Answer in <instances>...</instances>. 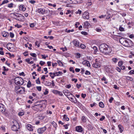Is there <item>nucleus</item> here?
Returning <instances> with one entry per match:
<instances>
[{
  "label": "nucleus",
  "mask_w": 134,
  "mask_h": 134,
  "mask_svg": "<svg viewBox=\"0 0 134 134\" xmlns=\"http://www.w3.org/2000/svg\"><path fill=\"white\" fill-rule=\"evenodd\" d=\"M128 41L121 38L119 40L120 43L124 46L128 47H131L133 46V42L129 39H127Z\"/></svg>",
  "instance_id": "nucleus-1"
},
{
  "label": "nucleus",
  "mask_w": 134,
  "mask_h": 134,
  "mask_svg": "<svg viewBox=\"0 0 134 134\" xmlns=\"http://www.w3.org/2000/svg\"><path fill=\"white\" fill-rule=\"evenodd\" d=\"M108 46L106 44L103 43L100 44L99 46V49L100 52L105 55L108 54L109 52L108 51Z\"/></svg>",
  "instance_id": "nucleus-2"
},
{
  "label": "nucleus",
  "mask_w": 134,
  "mask_h": 134,
  "mask_svg": "<svg viewBox=\"0 0 134 134\" xmlns=\"http://www.w3.org/2000/svg\"><path fill=\"white\" fill-rule=\"evenodd\" d=\"M15 91L17 93L22 94L25 92V89L24 87L17 86L15 87Z\"/></svg>",
  "instance_id": "nucleus-3"
},
{
  "label": "nucleus",
  "mask_w": 134,
  "mask_h": 134,
  "mask_svg": "<svg viewBox=\"0 0 134 134\" xmlns=\"http://www.w3.org/2000/svg\"><path fill=\"white\" fill-rule=\"evenodd\" d=\"M15 83L17 85H21L24 82L23 79L20 77H17L14 79Z\"/></svg>",
  "instance_id": "nucleus-4"
},
{
  "label": "nucleus",
  "mask_w": 134,
  "mask_h": 134,
  "mask_svg": "<svg viewBox=\"0 0 134 134\" xmlns=\"http://www.w3.org/2000/svg\"><path fill=\"white\" fill-rule=\"evenodd\" d=\"M13 124L11 127L12 130L14 131H18V129H19V125L16 121L14 120L13 121Z\"/></svg>",
  "instance_id": "nucleus-5"
},
{
  "label": "nucleus",
  "mask_w": 134,
  "mask_h": 134,
  "mask_svg": "<svg viewBox=\"0 0 134 134\" xmlns=\"http://www.w3.org/2000/svg\"><path fill=\"white\" fill-rule=\"evenodd\" d=\"M15 16V19L21 21H23L25 20V17L24 16L21 14L16 13V14H14Z\"/></svg>",
  "instance_id": "nucleus-6"
},
{
  "label": "nucleus",
  "mask_w": 134,
  "mask_h": 134,
  "mask_svg": "<svg viewBox=\"0 0 134 134\" xmlns=\"http://www.w3.org/2000/svg\"><path fill=\"white\" fill-rule=\"evenodd\" d=\"M101 65L100 62L98 61L97 59H96L95 62L94 63L92 64L93 67L96 68H100Z\"/></svg>",
  "instance_id": "nucleus-7"
},
{
  "label": "nucleus",
  "mask_w": 134,
  "mask_h": 134,
  "mask_svg": "<svg viewBox=\"0 0 134 134\" xmlns=\"http://www.w3.org/2000/svg\"><path fill=\"white\" fill-rule=\"evenodd\" d=\"M46 129L47 127L46 126H44L43 127L39 128L37 129V132L39 134H42L46 130Z\"/></svg>",
  "instance_id": "nucleus-8"
},
{
  "label": "nucleus",
  "mask_w": 134,
  "mask_h": 134,
  "mask_svg": "<svg viewBox=\"0 0 134 134\" xmlns=\"http://www.w3.org/2000/svg\"><path fill=\"white\" fill-rule=\"evenodd\" d=\"M82 17L83 19H88L89 18V15L87 12H85L83 14Z\"/></svg>",
  "instance_id": "nucleus-9"
},
{
  "label": "nucleus",
  "mask_w": 134,
  "mask_h": 134,
  "mask_svg": "<svg viewBox=\"0 0 134 134\" xmlns=\"http://www.w3.org/2000/svg\"><path fill=\"white\" fill-rule=\"evenodd\" d=\"M76 130L79 132H81L83 131V129L81 126H76L75 127Z\"/></svg>",
  "instance_id": "nucleus-10"
},
{
  "label": "nucleus",
  "mask_w": 134,
  "mask_h": 134,
  "mask_svg": "<svg viewBox=\"0 0 134 134\" xmlns=\"http://www.w3.org/2000/svg\"><path fill=\"white\" fill-rule=\"evenodd\" d=\"M52 92L53 93L55 94H58L60 96H62L63 95V94L61 92L57 90H53L52 91Z\"/></svg>",
  "instance_id": "nucleus-11"
},
{
  "label": "nucleus",
  "mask_w": 134,
  "mask_h": 134,
  "mask_svg": "<svg viewBox=\"0 0 134 134\" xmlns=\"http://www.w3.org/2000/svg\"><path fill=\"white\" fill-rule=\"evenodd\" d=\"M70 95L72 96H73L74 97V98H75V100H74V99L72 98V97H68L69 100H70L71 102L74 103H77V100L76 98L73 96V95L72 94H70Z\"/></svg>",
  "instance_id": "nucleus-12"
},
{
  "label": "nucleus",
  "mask_w": 134,
  "mask_h": 134,
  "mask_svg": "<svg viewBox=\"0 0 134 134\" xmlns=\"http://www.w3.org/2000/svg\"><path fill=\"white\" fill-rule=\"evenodd\" d=\"M26 127V128L30 131H32L33 130V126L31 125L28 124L27 125Z\"/></svg>",
  "instance_id": "nucleus-13"
},
{
  "label": "nucleus",
  "mask_w": 134,
  "mask_h": 134,
  "mask_svg": "<svg viewBox=\"0 0 134 134\" xmlns=\"http://www.w3.org/2000/svg\"><path fill=\"white\" fill-rule=\"evenodd\" d=\"M5 110V108L4 107V105L2 104H0V111L4 113Z\"/></svg>",
  "instance_id": "nucleus-14"
},
{
  "label": "nucleus",
  "mask_w": 134,
  "mask_h": 134,
  "mask_svg": "<svg viewBox=\"0 0 134 134\" xmlns=\"http://www.w3.org/2000/svg\"><path fill=\"white\" fill-rule=\"evenodd\" d=\"M37 10L38 13L42 14H44L45 12V10H43L42 8H38Z\"/></svg>",
  "instance_id": "nucleus-15"
},
{
  "label": "nucleus",
  "mask_w": 134,
  "mask_h": 134,
  "mask_svg": "<svg viewBox=\"0 0 134 134\" xmlns=\"http://www.w3.org/2000/svg\"><path fill=\"white\" fill-rule=\"evenodd\" d=\"M82 63L83 65H86L88 67H90V64L88 61L85 60L83 61Z\"/></svg>",
  "instance_id": "nucleus-16"
},
{
  "label": "nucleus",
  "mask_w": 134,
  "mask_h": 134,
  "mask_svg": "<svg viewBox=\"0 0 134 134\" xmlns=\"http://www.w3.org/2000/svg\"><path fill=\"white\" fill-rule=\"evenodd\" d=\"M74 1H72L74 4L80 3H82V0H74Z\"/></svg>",
  "instance_id": "nucleus-17"
},
{
  "label": "nucleus",
  "mask_w": 134,
  "mask_h": 134,
  "mask_svg": "<svg viewBox=\"0 0 134 134\" xmlns=\"http://www.w3.org/2000/svg\"><path fill=\"white\" fill-rule=\"evenodd\" d=\"M20 8L21 10H22L23 11H24L26 9V8L24 7V5H21L20 6Z\"/></svg>",
  "instance_id": "nucleus-18"
},
{
  "label": "nucleus",
  "mask_w": 134,
  "mask_h": 134,
  "mask_svg": "<svg viewBox=\"0 0 134 134\" xmlns=\"http://www.w3.org/2000/svg\"><path fill=\"white\" fill-rule=\"evenodd\" d=\"M3 36L4 37H6L9 36V33L5 31L3 32L2 33Z\"/></svg>",
  "instance_id": "nucleus-19"
},
{
  "label": "nucleus",
  "mask_w": 134,
  "mask_h": 134,
  "mask_svg": "<svg viewBox=\"0 0 134 134\" xmlns=\"http://www.w3.org/2000/svg\"><path fill=\"white\" fill-rule=\"evenodd\" d=\"M82 121L84 123L86 122L87 120V118L85 116H83L81 118Z\"/></svg>",
  "instance_id": "nucleus-20"
},
{
  "label": "nucleus",
  "mask_w": 134,
  "mask_h": 134,
  "mask_svg": "<svg viewBox=\"0 0 134 134\" xmlns=\"http://www.w3.org/2000/svg\"><path fill=\"white\" fill-rule=\"evenodd\" d=\"M74 45L76 47H78L79 46V42L76 41H74L72 42Z\"/></svg>",
  "instance_id": "nucleus-21"
},
{
  "label": "nucleus",
  "mask_w": 134,
  "mask_h": 134,
  "mask_svg": "<svg viewBox=\"0 0 134 134\" xmlns=\"http://www.w3.org/2000/svg\"><path fill=\"white\" fill-rule=\"evenodd\" d=\"M63 119H64L65 120L68 121L69 120V119L67 117V116L66 114H64L63 116Z\"/></svg>",
  "instance_id": "nucleus-22"
},
{
  "label": "nucleus",
  "mask_w": 134,
  "mask_h": 134,
  "mask_svg": "<svg viewBox=\"0 0 134 134\" xmlns=\"http://www.w3.org/2000/svg\"><path fill=\"white\" fill-rule=\"evenodd\" d=\"M32 85H33V84H31L30 81H29L27 85V86L28 88H30L32 86Z\"/></svg>",
  "instance_id": "nucleus-23"
},
{
  "label": "nucleus",
  "mask_w": 134,
  "mask_h": 134,
  "mask_svg": "<svg viewBox=\"0 0 134 134\" xmlns=\"http://www.w3.org/2000/svg\"><path fill=\"white\" fill-rule=\"evenodd\" d=\"M42 107V105H41L40 104H38L37 105H35L34 106H32L31 107V108L32 109H33V108H36L37 107H40L41 108Z\"/></svg>",
  "instance_id": "nucleus-24"
},
{
  "label": "nucleus",
  "mask_w": 134,
  "mask_h": 134,
  "mask_svg": "<svg viewBox=\"0 0 134 134\" xmlns=\"http://www.w3.org/2000/svg\"><path fill=\"white\" fill-rule=\"evenodd\" d=\"M118 127L119 129L120 130V132L121 133L123 131L122 130V129L123 128V127L121 125H118Z\"/></svg>",
  "instance_id": "nucleus-25"
},
{
  "label": "nucleus",
  "mask_w": 134,
  "mask_h": 134,
  "mask_svg": "<svg viewBox=\"0 0 134 134\" xmlns=\"http://www.w3.org/2000/svg\"><path fill=\"white\" fill-rule=\"evenodd\" d=\"M93 48L94 51V53L95 54H96L97 52V51L98 49H97V47L95 46H94L93 47Z\"/></svg>",
  "instance_id": "nucleus-26"
},
{
  "label": "nucleus",
  "mask_w": 134,
  "mask_h": 134,
  "mask_svg": "<svg viewBox=\"0 0 134 134\" xmlns=\"http://www.w3.org/2000/svg\"><path fill=\"white\" fill-rule=\"evenodd\" d=\"M105 70L107 72H110V69L107 66H106L105 67Z\"/></svg>",
  "instance_id": "nucleus-27"
},
{
  "label": "nucleus",
  "mask_w": 134,
  "mask_h": 134,
  "mask_svg": "<svg viewBox=\"0 0 134 134\" xmlns=\"http://www.w3.org/2000/svg\"><path fill=\"white\" fill-rule=\"evenodd\" d=\"M58 65L61 66H63V64L62 63L60 60H58L57 61Z\"/></svg>",
  "instance_id": "nucleus-28"
},
{
  "label": "nucleus",
  "mask_w": 134,
  "mask_h": 134,
  "mask_svg": "<svg viewBox=\"0 0 134 134\" xmlns=\"http://www.w3.org/2000/svg\"><path fill=\"white\" fill-rule=\"evenodd\" d=\"M9 2V1L8 0H4L2 2V3L0 5V6L5 3H7Z\"/></svg>",
  "instance_id": "nucleus-29"
},
{
  "label": "nucleus",
  "mask_w": 134,
  "mask_h": 134,
  "mask_svg": "<svg viewBox=\"0 0 134 134\" xmlns=\"http://www.w3.org/2000/svg\"><path fill=\"white\" fill-rule=\"evenodd\" d=\"M99 107L101 108H103L104 107V104L102 102H100L99 103Z\"/></svg>",
  "instance_id": "nucleus-30"
},
{
  "label": "nucleus",
  "mask_w": 134,
  "mask_h": 134,
  "mask_svg": "<svg viewBox=\"0 0 134 134\" xmlns=\"http://www.w3.org/2000/svg\"><path fill=\"white\" fill-rule=\"evenodd\" d=\"M126 77V79L128 80H130V81H132L133 80L132 78L130 76H127Z\"/></svg>",
  "instance_id": "nucleus-31"
},
{
  "label": "nucleus",
  "mask_w": 134,
  "mask_h": 134,
  "mask_svg": "<svg viewBox=\"0 0 134 134\" xmlns=\"http://www.w3.org/2000/svg\"><path fill=\"white\" fill-rule=\"evenodd\" d=\"M13 4L11 3L8 4V7L9 8H12L13 7Z\"/></svg>",
  "instance_id": "nucleus-32"
},
{
  "label": "nucleus",
  "mask_w": 134,
  "mask_h": 134,
  "mask_svg": "<svg viewBox=\"0 0 134 134\" xmlns=\"http://www.w3.org/2000/svg\"><path fill=\"white\" fill-rule=\"evenodd\" d=\"M112 60L115 63H116L118 61V59L116 58H113L112 59Z\"/></svg>",
  "instance_id": "nucleus-33"
},
{
  "label": "nucleus",
  "mask_w": 134,
  "mask_h": 134,
  "mask_svg": "<svg viewBox=\"0 0 134 134\" xmlns=\"http://www.w3.org/2000/svg\"><path fill=\"white\" fill-rule=\"evenodd\" d=\"M52 125L55 128H56L57 127V125L55 122H53L52 123Z\"/></svg>",
  "instance_id": "nucleus-34"
},
{
  "label": "nucleus",
  "mask_w": 134,
  "mask_h": 134,
  "mask_svg": "<svg viewBox=\"0 0 134 134\" xmlns=\"http://www.w3.org/2000/svg\"><path fill=\"white\" fill-rule=\"evenodd\" d=\"M123 63L122 62L120 61L119 62L118 65L119 66L121 67V66H122V65L123 64Z\"/></svg>",
  "instance_id": "nucleus-35"
},
{
  "label": "nucleus",
  "mask_w": 134,
  "mask_h": 134,
  "mask_svg": "<svg viewBox=\"0 0 134 134\" xmlns=\"http://www.w3.org/2000/svg\"><path fill=\"white\" fill-rule=\"evenodd\" d=\"M70 71H72L73 73H74L75 72V71L74 69V68L73 67H71L69 68Z\"/></svg>",
  "instance_id": "nucleus-36"
},
{
  "label": "nucleus",
  "mask_w": 134,
  "mask_h": 134,
  "mask_svg": "<svg viewBox=\"0 0 134 134\" xmlns=\"http://www.w3.org/2000/svg\"><path fill=\"white\" fill-rule=\"evenodd\" d=\"M36 88L39 91H40L41 90V86H37Z\"/></svg>",
  "instance_id": "nucleus-37"
},
{
  "label": "nucleus",
  "mask_w": 134,
  "mask_h": 134,
  "mask_svg": "<svg viewBox=\"0 0 134 134\" xmlns=\"http://www.w3.org/2000/svg\"><path fill=\"white\" fill-rule=\"evenodd\" d=\"M36 83L37 84H40L41 83L39 78H38L37 80H36Z\"/></svg>",
  "instance_id": "nucleus-38"
},
{
  "label": "nucleus",
  "mask_w": 134,
  "mask_h": 134,
  "mask_svg": "<svg viewBox=\"0 0 134 134\" xmlns=\"http://www.w3.org/2000/svg\"><path fill=\"white\" fill-rule=\"evenodd\" d=\"M53 76H54V77L55 76H59V74H58V72H57L53 73Z\"/></svg>",
  "instance_id": "nucleus-39"
},
{
  "label": "nucleus",
  "mask_w": 134,
  "mask_h": 134,
  "mask_svg": "<svg viewBox=\"0 0 134 134\" xmlns=\"http://www.w3.org/2000/svg\"><path fill=\"white\" fill-rule=\"evenodd\" d=\"M30 55L33 57H36L37 56V55L35 53H31L30 54Z\"/></svg>",
  "instance_id": "nucleus-40"
},
{
  "label": "nucleus",
  "mask_w": 134,
  "mask_h": 134,
  "mask_svg": "<svg viewBox=\"0 0 134 134\" xmlns=\"http://www.w3.org/2000/svg\"><path fill=\"white\" fill-rule=\"evenodd\" d=\"M15 27H17L18 28H20L21 27V26L20 25H19L17 24L15 25Z\"/></svg>",
  "instance_id": "nucleus-41"
},
{
  "label": "nucleus",
  "mask_w": 134,
  "mask_h": 134,
  "mask_svg": "<svg viewBox=\"0 0 134 134\" xmlns=\"http://www.w3.org/2000/svg\"><path fill=\"white\" fill-rule=\"evenodd\" d=\"M119 30L121 31H124V29L121 26H120L119 27Z\"/></svg>",
  "instance_id": "nucleus-42"
},
{
  "label": "nucleus",
  "mask_w": 134,
  "mask_h": 134,
  "mask_svg": "<svg viewBox=\"0 0 134 134\" xmlns=\"http://www.w3.org/2000/svg\"><path fill=\"white\" fill-rule=\"evenodd\" d=\"M24 114V112H21L19 113L18 115L19 116H22Z\"/></svg>",
  "instance_id": "nucleus-43"
},
{
  "label": "nucleus",
  "mask_w": 134,
  "mask_h": 134,
  "mask_svg": "<svg viewBox=\"0 0 134 134\" xmlns=\"http://www.w3.org/2000/svg\"><path fill=\"white\" fill-rule=\"evenodd\" d=\"M45 63V62H43L41 61L40 62V64L41 66H43Z\"/></svg>",
  "instance_id": "nucleus-44"
},
{
  "label": "nucleus",
  "mask_w": 134,
  "mask_h": 134,
  "mask_svg": "<svg viewBox=\"0 0 134 134\" xmlns=\"http://www.w3.org/2000/svg\"><path fill=\"white\" fill-rule=\"evenodd\" d=\"M10 36L11 38H13L14 36V35L13 33L10 32Z\"/></svg>",
  "instance_id": "nucleus-45"
},
{
  "label": "nucleus",
  "mask_w": 134,
  "mask_h": 134,
  "mask_svg": "<svg viewBox=\"0 0 134 134\" xmlns=\"http://www.w3.org/2000/svg\"><path fill=\"white\" fill-rule=\"evenodd\" d=\"M29 2L30 3L32 4H34L36 3V2L35 1L32 0L29 1Z\"/></svg>",
  "instance_id": "nucleus-46"
},
{
  "label": "nucleus",
  "mask_w": 134,
  "mask_h": 134,
  "mask_svg": "<svg viewBox=\"0 0 134 134\" xmlns=\"http://www.w3.org/2000/svg\"><path fill=\"white\" fill-rule=\"evenodd\" d=\"M81 13H82L81 10H80L79 9L78 10V11L76 12V14H77L78 13H79V14H81Z\"/></svg>",
  "instance_id": "nucleus-47"
},
{
  "label": "nucleus",
  "mask_w": 134,
  "mask_h": 134,
  "mask_svg": "<svg viewBox=\"0 0 134 134\" xmlns=\"http://www.w3.org/2000/svg\"><path fill=\"white\" fill-rule=\"evenodd\" d=\"M80 47L82 49H84L86 48V46L83 44H81L80 45Z\"/></svg>",
  "instance_id": "nucleus-48"
},
{
  "label": "nucleus",
  "mask_w": 134,
  "mask_h": 134,
  "mask_svg": "<svg viewBox=\"0 0 134 134\" xmlns=\"http://www.w3.org/2000/svg\"><path fill=\"white\" fill-rule=\"evenodd\" d=\"M85 74L87 75H90L91 74L90 72L88 70L86 71Z\"/></svg>",
  "instance_id": "nucleus-49"
},
{
  "label": "nucleus",
  "mask_w": 134,
  "mask_h": 134,
  "mask_svg": "<svg viewBox=\"0 0 134 134\" xmlns=\"http://www.w3.org/2000/svg\"><path fill=\"white\" fill-rule=\"evenodd\" d=\"M3 70L4 71H7L9 70V69L8 68H6V67L5 66H3Z\"/></svg>",
  "instance_id": "nucleus-50"
},
{
  "label": "nucleus",
  "mask_w": 134,
  "mask_h": 134,
  "mask_svg": "<svg viewBox=\"0 0 134 134\" xmlns=\"http://www.w3.org/2000/svg\"><path fill=\"white\" fill-rule=\"evenodd\" d=\"M90 24L87 21H86V22H85L84 23V25L85 26H89V25Z\"/></svg>",
  "instance_id": "nucleus-51"
},
{
  "label": "nucleus",
  "mask_w": 134,
  "mask_h": 134,
  "mask_svg": "<svg viewBox=\"0 0 134 134\" xmlns=\"http://www.w3.org/2000/svg\"><path fill=\"white\" fill-rule=\"evenodd\" d=\"M46 84L47 86H49L51 84V83L49 81H46Z\"/></svg>",
  "instance_id": "nucleus-52"
},
{
  "label": "nucleus",
  "mask_w": 134,
  "mask_h": 134,
  "mask_svg": "<svg viewBox=\"0 0 134 134\" xmlns=\"http://www.w3.org/2000/svg\"><path fill=\"white\" fill-rule=\"evenodd\" d=\"M105 117L104 116H102L101 118L100 119V121H103L105 119Z\"/></svg>",
  "instance_id": "nucleus-53"
},
{
  "label": "nucleus",
  "mask_w": 134,
  "mask_h": 134,
  "mask_svg": "<svg viewBox=\"0 0 134 134\" xmlns=\"http://www.w3.org/2000/svg\"><path fill=\"white\" fill-rule=\"evenodd\" d=\"M61 49L62 50V51L63 52H64L65 51L67 50V49L66 47H65L64 48H61Z\"/></svg>",
  "instance_id": "nucleus-54"
},
{
  "label": "nucleus",
  "mask_w": 134,
  "mask_h": 134,
  "mask_svg": "<svg viewBox=\"0 0 134 134\" xmlns=\"http://www.w3.org/2000/svg\"><path fill=\"white\" fill-rule=\"evenodd\" d=\"M116 69L119 72H120L121 71V69L118 67H117L116 68Z\"/></svg>",
  "instance_id": "nucleus-55"
},
{
  "label": "nucleus",
  "mask_w": 134,
  "mask_h": 134,
  "mask_svg": "<svg viewBox=\"0 0 134 134\" xmlns=\"http://www.w3.org/2000/svg\"><path fill=\"white\" fill-rule=\"evenodd\" d=\"M49 74H50V76L51 77L52 79H54V76L53 75H52L53 74V73L51 72L49 73Z\"/></svg>",
  "instance_id": "nucleus-56"
},
{
  "label": "nucleus",
  "mask_w": 134,
  "mask_h": 134,
  "mask_svg": "<svg viewBox=\"0 0 134 134\" xmlns=\"http://www.w3.org/2000/svg\"><path fill=\"white\" fill-rule=\"evenodd\" d=\"M76 87L78 89H79L80 88V87H81V84H79H79H77L76 85Z\"/></svg>",
  "instance_id": "nucleus-57"
},
{
  "label": "nucleus",
  "mask_w": 134,
  "mask_h": 134,
  "mask_svg": "<svg viewBox=\"0 0 134 134\" xmlns=\"http://www.w3.org/2000/svg\"><path fill=\"white\" fill-rule=\"evenodd\" d=\"M129 73L131 75L134 74V69L130 71L129 72Z\"/></svg>",
  "instance_id": "nucleus-58"
},
{
  "label": "nucleus",
  "mask_w": 134,
  "mask_h": 134,
  "mask_svg": "<svg viewBox=\"0 0 134 134\" xmlns=\"http://www.w3.org/2000/svg\"><path fill=\"white\" fill-rule=\"evenodd\" d=\"M86 96V94L82 93L81 94V97L83 98H84Z\"/></svg>",
  "instance_id": "nucleus-59"
},
{
  "label": "nucleus",
  "mask_w": 134,
  "mask_h": 134,
  "mask_svg": "<svg viewBox=\"0 0 134 134\" xmlns=\"http://www.w3.org/2000/svg\"><path fill=\"white\" fill-rule=\"evenodd\" d=\"M81 33L82 34L85 35H87V32L85 31H82L81 32Z\"/></svg>",
  "instance_id": "nucleus-60"
},
{
  "label": "nucleus",
  "mask_w": 134,
  "mask_h": 134,
  "mask_svg": "<svg viewBox=\"0 0 134 134\" xmlns=\"http://www.w3.org/2000/svg\"><path fill=\"white\" fill-rule=\"evenodd\" d=\"M7 54H9V56L10 57H14V55L13 54H11L10 53H7Z\"/></svg>",
  "instance_id": "nucleus-61"
},
{
  "label": "nucleus",
  "mask_w": 134,
  "mask_h": 134,
  "mask_svg": "<svg viewBox=\"0 0 134 134\" xmlns=\"http://www.w3.org/2000/svg\"><path fill=\"white\" fill-rule=\"evenodd\" d=\"M68 125H68V124H66V125H63V126L65 128V129H68Z\"/></svg>",
  "instance_id": "nucleus-62"
},
{
  "label": "nucleus",
  "mask_w": 134,
  "mask_h": 134,
  "mask_svg": "<svg viewBox=\"0 0 134 134\" xmlns=\"http://www.w3.org/2000/svg\"><path fill=\"white\" fill-rule=\"evenodd\" d=\"M74 30L73 29H72L71 30H66V32L67 33H70V32H73L74 31Z\"/></svg>",
  "instance_id": "nucleus-63"
},
{
  "label": "nucleus",
  "mask_w": 134,
  "mask_h": 134,
  "mask_svg": "<svg viewBox=\"0 0 134 134\" xmlns=\"http://www.w3.org/2000/svg\"><path fill=\"white\" fill-rule=\"evenodd\" d=\"M19 75L20 76H25L24 73L23 72H22L21 73H19Z\"/></svg>",
  "instance_id": "nucleus-64"
}]
</instances>
